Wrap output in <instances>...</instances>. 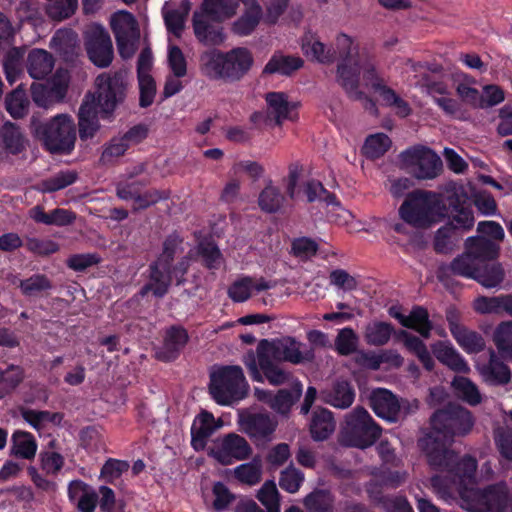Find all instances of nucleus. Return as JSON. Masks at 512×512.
Returning <instances> with one entry per match:
<instances>
[{
  "mask_svg": "<svg viewBox=\"0 0 512 512\" xmlns=\"http://www.w3.org/2000/svg\"><path fill=\"white\" fill-rule=\"evenodd\" d=\"M431 432L419 440L422 451L428 453V448L448 447L455 436L468 434L474 425L472 413L460 405L448 404L445 408L436 410L430 418Z\"/></svg>",
  "mask_w": 512,
  "mask_h": 512,
  "instance_id": "1",
  "label": "nucleus"
},
{
  "mask_svg": "<svg viewBox=\"0 0 512 512\" xmlns=\"http://www.w3.org/2000/svg\"><path fill=\"white\" fill-rule=\"evenodd\" d=\"M446 202L451 212V221L440 227L434 237V250L438 254H447L453 250L458 239V230L469 231L474 226L472 202L467 192L462 188H448Z\"/></svg>",
  "mask_w": 512,
  "mask_h": 512,
  "instance_id": "2",
  "label": "nucleus"
},
{
  "mask_svg": "<svg viewBox=\"0 0 512 512\" xmlns=\"http://www.w3.org/2000/svg\"><path fill=\"white\" fill-rule=\"evenodd\" d=\"M29 127L34 137L42 141L46 150L52 154L67 155L75 147L76 126L67 114H58L49 121L42 122L41 115L34 113Z\"/></svg>",
  "mask_w": 512,
  "mask_h": 512,
  "instance_id": "3",
  "label": "nucleus"
},
{
  "mask_svg": "<svg viewBox=\"0 0 512 512\" xmlns=\"http://www.w3.org/2000/svg\"><path fill=\"white\" fill-rule=\"evenodd\" d=\"M447 206L441 194L418 189L407 194L399 208V215L407 224L425 228L444 218Z\"/></svg>",
  "mask_w": 512,
  "mask_h": 512,
  "instance_id": "4",
  "label": "nucleus"
},
{
  "mask_svg": "<svg viewBox=\"0 0 512 512\" xmlns=\"http://www.w3.org/2000/svg\"><path fill=\"white\" fill-rule=\"evenodd\" d=\"M249 384L238 365H225L210 374L209 393L222 406H229L247 397Z\"/></svg>",
  "mask_w": 512,
  "mask_h": 512,
  "instance_id": "5",
  "label": "nucleus"
},
{
  "mask_svg": "<svg viewBox=\"0 0 512 512\" xmlns=\"http://www.w3.org/2000/svg\"><path fill=\"white\" fill-rule=\"evenodd\" d=\"M96 95L88 94L89 100L95 97L102 119H110L119 104L126 98L127 83L122 72L101 73L95 80Z\"/></svg>",
  "mask_w": 512,
  "mask_h": 512,
  "instance_id": "6",
  "label": "nucleus"
},
{
  "mask_svg": "<svg viewBox=\"0 0 512 512\" xmlns=\"http://www.w3.org/2000/svg\"><path fill=\"white\" fill-rule=\"evenodd\" d=\"M344 437L349 446L365 449L381 437L382 428L363 407H356L346 416Z\"/></svg>",
  "mask_w": 512,
  "mask_h": 512,
  "instance_id": "7",
  "label": "nucleus"
},
{
  "mask_svg": "<svg viewBox=\"0 0 512 512\" xmlns=\"http://www.w3.org/2000/svg\"><path fill=\"white\" fill-rule=\"evenodd\" d=\"M438 448H428L426 453L429 466L441 472H449L455 474L460 478H472L477 469V461L469 455H465L459 459L457 453L443 445L437 446Z\"/></svg>",
  "mask_w": 512,
  "mask_h": 512,
  "instance_id": "8",
  "label": "nucleus"
},
{
  "mask_svg": "<svg viewBox=\"0 0 512 512\" xmlns=\"http://www.w3.org/2000/svg\"><path fill=\"white\" fill-rule=\"evenodd\" d=\"M303 344L294 337L286 336L277 339H262L258 342L257 352L266 354V356L277 362H288L294 365L309 362L313 359L312 350L301 351Z\"/></svg>",
  "mask_w": 512,
  "mask_h": 512,
  "instance_id": "9",
  "label": "nucleus"
},
{
  "mask_svg": "<svg viewBox=\"0 0 512 512\" xmlns=\"http://www.w3.org/2000/svg\"><path fill=\"white\" fill-rule=\"evenodd\" d=\"M242 361L253 381L263 382L264 377L269 384L280 386L290 379L291 374L281 366V363L264 353L249 350L243 355Z\"/></svg>",
  "mask_w": 512,
  "mask_h": 512,
  "instance_id": "10",
  "label": "nucleus"
},
{
  "mask_svg": "<svg viewBox=\"0 0 512 512\" xmlns=\"http://www.w3.org/2000/svg\"><path fill=\"white\" fill-rule=\"evenodd\" d=\"M401 158L404 163L413 166V175L417 179H434L442 172L441 158L426 146L410 147L401 153Z\"/></svg>",
  "mask_w": 512,
  "mask_h": 512,
  "instance_id": "11",
  "label": "nucleus"
},
{
  "mask_svg": "<svg viewBox=\"0 0 512 512\" xmlns=\"http://www.w3.org/2000/svg\"><path fill=\"white\" fill-rule=\"evenodd\" d=\"M84 46L89 60L99 68L108 67L114 57L111 37L107 30L95 24L84 34Z\"/></svg>",
  "mask_w": 512,
  "mask_h": 512,
  "instance_id": "12",
  "label": "nucleus"
},
{
  "mask_svg": "<svg viewBox=\"0 0 512 512\" xmlns=\"http://www.w3.org/2000/svg\"><path fill=\"white\" fill-rule=\"evenodd\" d=\"M370 407L373 412L383 420L390 423L397 422L400 417L409 413V401H400L390 390L377 388L371 392Z\"/></svg>",
  "mask_w": 512,
  "mask_h": 512,
  "instance_id": "13",
  "label": "nucleus"
},
{
  "mask_svg": "<svg viewBox=\"0 0 512 512\" xmlns=\"http://www.w3.org/2000/svg\"><path fill=\"white\" fill-rule=\"evenodd\" d=\"M509 501V489L504 481L477 489L474 493V512H504Z\"/></svg>",
  "mask_w": 512,
  "mask_h": 512,
  "instance_id": "14",
  "label": "nucleus"
},
{
  "mask_svg": "<svg viewBox=\"0 0 512 512\" xmlns=\"http://www.w3.org/2000/svg\"><path fill=\"white\" fill-rule=\"evenodd\" d=\"M252 452L251 445L244 437L229 433L222 438L216 448L211 450L210 455L222 465H231L234 461L247 460Z\"/></svg>",
  "mask_w": 512,
  "mask_h": 512,
  "instance_id": "15",
  "label": "nucleus"
},
{
  "mask_svg": "<svg viewBox=\"0 0 512 512\" xmlns=\"http://www.w3.org/2000/svg\"><path fill=\"white\" fill-rule=\"evenodd\" d=\"M187 329L182 325H171L165 329L162 345L156 350L157 360L165 363L179 358L189 342Z\"/></svg>",
  "mask_w": 512,
  "mask_h": 512,
  "instance_id": "16",
  "label": "nucleus"
},
{
  "mask_svg": "<svg viewBox=\"0 0 512 512\" xmlns=\"http://www.w3.org/2000/svg\"><path fill=\"white\" fill-rule=\"evenodd\" d=\"M388 314L407 329H412L419 333L423 338L428 339L433 329V324L429 319L428 310L419 305L412 307L409 316L401 312V307L393 305L388 309Z\"/></svg>",
  "mask_w": 512,
  "mask_h": 512,
  "instance_id": "17",
  "label": "nucleus"
},
{
  "mask_svg": "<svg viewBox=\"0 0 512 512\" xmlns=\"http://www.w3.org/2000/svg\"><path fill=\"white\" fill-rule=\"evenodd\" d=\"M257 399L267 404L280 414H287L302 395L301 383H296L291 389H280L276 394L272 391L255 388Z\"/></svg>",
  "mask_w": 512,
  "mask_h": 512,
  "instance_id": "18",
  "label": "nucleus"
},
{
  "mask_svg": "<svg viewBox=\"0 0 512 512\" xmlns=\"http://www.w3.org/2000/svg\"><path fill=\"white\" fill-rule=\"evenodd\" d=\"M224 62V81L235 82L248 73L254 59L247 48L236 47L224 52Z\"/></svg>",
  "mask_w": 512,
  "mask_h": 512,
  "instance_id": "19",
  "label": "nucleus"
},
{
  "mask_svg": "<svg viewBox=\"0 0 512 512\" xmlns=\"http://www.w3.org/2000/svg\"><path fill=\"white\" fill-rule=\"evenodd\" d=\"M362 66L360 59L339 61L337 65V83L347 95L355 100L362 99L364 93L359 90Z\"/></svg>",
  "mask_w": 512,
  "mask_h": 512,
  "instance_id": "20",
  "label": "nucleus"
},
{
  "mask_svg": "<svg viewBox=\"0 0 512 512\" xmlns=\"http://www.w3.org/2000/svg\"><path fill=\"white\" fill-rule=\"evenodd\" d=\"M222 23H215L207 17L193 13L192 27L194 35L199 43L205 46H219L226 40Z\"/></svg>",
  "mask_w": 512,
  "mask_h": 512,
  "instance_id": "21",
  "label": "nucleus"
},
{
  "mask_svg": "<svg viewBox=\"0 0 512 512\" xmlns=\"http://www.w3.org/2000/svg\"><path fill=\"white\" fill-rule=\"evenodd\" d=\"M241 430L250 438L265 439L276 429V423L266 413L243 412L239 416Z\"/></svg>",
  "mask_w": 512,
  "mask_h": 512,
  "instance_id": "22",
  "label": "nucleus"
},
{
  "mask_svg": "<svg viewBox=\"0 0 512 512\" xmlns=\"http://www.w3.org/2000/svg\"><path fill=\"white\" fill-rule=\"evenodd\" d=\"M98 115L100 109L97 107L95 97L85 96L78 112L79 136L81 140L92 138L99 129Z\"/></svg>",
  "mask_w": 512,
  "mask_h": 512,
  "instance_id": "23",
  "label": "nucleus"
},
{
  "mask_svg": "<svg viewBox=\"0 0 512 512\" xmlns=\"http://www.w3.org/2000/svg\"><path fill=\"white\" fill-rule=\"evenodd\" d=\"M237 2L234 0H203L194 13L207 17L215 23H223L236 13Z\"/></svg>",
  "mask_w": 512,
  "mask_h": 512,
  "instance_id": "24",
  "label": "nucleus"
},
{
  "mask_svg": "<svg viewBox=\"0 0 512 512\" xmlns=\"http://www.w3.org/2000/svg\"><path fill=\"white\" fill-rule=\"evenodd\" d=\"M325 403L338 408H349L355 400V389L347 380H336L329 389L322 391Z\"/></svg>",
  "mask_w": 512,
  "mask_h": 512,
  "instance_id": "25",
  "label": "nucleus"
},
{
  "mask_svg": "<svg viewBox=\"0 0 512 512\" xmlns=\"http://www.w3.org/2000/svg\"><path fill=\"white\" fill-rule=\"evenodd\" d=\"M38 450L36 437L28 431L15 430L10 439L9 455L16 459L34 460Z\"/></svg>",
  "mask_w": 512,
  "mask_h": 512,
  "instance_id": "26",
  "label": "nucleus"
},
{
  "mask_svg": "<svg viewBox=\"0 0 512 512\" xmlns=\"http://www.w3.org/2000/svg\"><path fill=\"white\" fill-rule=\"evenodd\" d=\"M480 374L490 386H505L512 381L511 369L494 352H491L488 363L480 368Z\"/></svg>",
  "mask_w": 512,
  "mask_h": 512,
  "instance_id": "27",
  "label": "nucleus"
},
{
  "mask_svg": "<svg viewBox=\"0 0 512 512\" xmlns=\"http://www.w3.org/2000/svg\"><path fill=\"white\" fill-rule=\"evenodd\" d=\"M336 422L333 413L327 408H317L312 412L309 432L314 441H325L335 431Z\"/></svg>",
  "mask_w": 512,
  "mask_h": 512,
  "instance_id": "28",
  "label": "nucleus"
},
{
  "mask_svg": "<svg viewBox=\"0 0 512 512\" xmlns=\"http://www.w3.org/2000/svg\"><path fill=\"white\" fill-rule=\"evenodd\" d=\"M224 51L208 49L199 56V70L210 80H224Z\"/></svg>",
  "mask_w": 512,
  "mask_h": 512,
  "instance_id": "29",
  "label": "nucleus"
},
{
  "mask_svg": "<svg viewBox=\"0 0 512 512\" xmlns=\"http://www.w3.org/2000/svg\"><path fill=\"white\" fill-rule=\"evenodd\" d=\"M304 61L301 57L284 55L281 52H275L263 68V75L279 74L282 76H291L295 71L302 68Z\"/></svg>",
  "mask_w": 512,
  "mask_h": 512,
  "instance_id": "30",
  "label": "nucleus"
},
{
  "mask_svg": "<svg viewBox=\"0 0 512 512\" xmlns=\"http://www.w3.org/2000/svg\"><path fill=\"white\" fill-rule=\"evenodd\" d=\"M27 71L33 79H44L54 67V58L44 49H32L27 57Z\"/></svg>",
  "mask_w": 512,
  "mask_h": 512,
  "instance_id": "31",
  "label": "nucleus"
},
{
  "mask_svg": "<svg viewBox=\"0 0 512 512\" xmlns=\"http://www.w3.org/2000/svg\"><path fill=\"white\" fill-rule=\"evenodd\" d=\"M466 249L473 260L491 261L499 256V246L483 236L469 237L466 240Z\"/></svg>",
  "mask_w": 512,
  "mask_h": 512,
  "instance_id": "32",
  "label": "nucleus"
},
{
  "mask_svg": "<svg viewBox=\"0 0 512 512\" xmlns=\"http://www.w3.org/2000/svg\"><path fill=\"white\" fill-rule=\"evenodd\" d=\"M289 197L282 193L279 187L274 186L270 181L260 192L258 197V205L260 209L266 213H277L288 204Z\"/></svg>",
  "mask_w": 512,
  "mask_h": 512,
  "instance_id": "33",
  "label": "nucleus"
},
{
  "mask_svg": "<svg viewBox=\"0 0 512 512\" xmlns=\"http://www.w3.org/2000/svg\"><path fill=\"white\" fill-rule=\"evenodd\" d=\"M433 353L439 362L458 373H466L470 370L467 362L461 354L450 344L438 342L433 346Z\"/></svg>",
  "mask_w": 512,
  "mask_h": 512,
  "instance_id": "34",
  "label": "nucleus"
},
{
  "mask_svg": "<svg viewBox=\"0 0 512 512\" xmlns=\"http://www.w3.org/2000/svg\"><path fill=\"white\" fill-rule=\"evenodd\" d=\"M57 445V441L52 439L38 454L39 466L46 475L56 476L64 467V456L55 450Z\"/></svg>",
  "mask_w": 512,
  "mask_h": 512,
  "instance_id": "35",
  "label": "nucleus"
},
{
  "mask_svg": "<svg viewBox=\"0 0 512 512\" xmlns=\"http://www.w3.org/2000/svg\"><path fill=\"white\" fill-rule=\"evenodd\" d=\"M214 416L209 412H202L199 415V425L194 423L191 427V445L196 451L203 450L207 439L213 434Z\"/></svg>",
  "mask_w": 512,
  "mask_h": 512,
  "instance_id": "36",
  "label": "nucleus"
},
{
  "mask_svg": "<svg viewBox=\"0 0 512 512\" xmlns=\"http://www.w3.org/2000/svg\"><path fill=\"white\" fill-rule=\"evenodd\" d=\"M23 296L27 298L38 297L52 289V281L45 274L35 273L26 279H19L18 283L13 282Z\"/></svg>",
  "mask_w": 512,
  "mask_h": 512,
  "instance_id": "37",
  "label": "nucleus"
},
{
  "mask_svg": "<svg viewBox=\"0 0 512 512\" xmlns=\"http://www.w3.org/2000/svg\"><path fill=\"white\" fill-rule=\"evenodd\" d=\"M262 18V9L259 4L248 7L244 13L232 24L231 31L238 36H248L254 32Z\"/></svg>",
  "mask_w": 512,
  "mask_h": 512,
  "instance_id": "38",
  "label": "nucleus"
},
{
  "mask_svg": "<svg viewBox=\"0 0 512 512\" xmlns=\"http://www.w3.org/2000/svg\"><path fill=\"white\" fill-rule=\"evenodd\" d=\"M268 105V116L273 117L276 125H282L283 121L289 119L292 105L284 92H268L265 95Z\"/></svg>",
  "mask_w": 512,
  "mask_h": 512,
  "instance_id": "39",
  "label": "nucleus"
},
{
  "mask_svg": "<svg viewBox=\"0 0 512 512\" xmlns=\"http://www.w3.org/2000/svg\"><path fill=\"white\" fill-rule=\"evenodd\" d=\"M148 273L149 281L141 287L139 294L144 297L151 292L156 298H163L169 291L168 274L163 273L156 266L153 267L150 264Z\"/></svg>",
  "mask_w": 512,
  "mask_h": 512,
  "instance_id": "40",
  "label": "nucleus"
},
{
  "mask_svg": "<svg viewBox=\"0 0 512 512\" xmlns=\"http://www.w3.org/2000/svg\"><path fill=\"white\" fill-rule=\"evenodd\" d=\"M505 272L500 263L477 264L474 280L486 288H494L504 280Z\"/></svg>",
  "mask_w": 512,
  "mask_h": 512,
  "instance_id": "41",
  "label": "nucleus"
},
{
  "mask_svg": "<svg viewBox=\"0 0 512 512\" xmlns=\"http://www.w3.org/2000/svg\"><path fill=\"white\" fill-rule=\"evenodd\" d=\"M16 16L21 23L36 28L43 23L44 9L39 0H21L16 8Z\"/></svg>",
  "mask_w": 512,
  "mask_h": 512,
  "instance_id": "42",
  "label": "nucleus"
},
{
  "mask_svg": "<svg viewBox=\"0 0 512 512\" xmlns=\"http://www.w3.org/2000/svg\"><path fill=\"white\" fill-rule=\"evenodd\" d=\"M136 22L134 16L127 11H122L119 17H113L111 28L114 33L117 46H121L123 41H132L136 32Z\"/></svg>",
  "mask_w": 512,
  "mask_h": 512,
  "instance_id": "43",
  "label": "nucleus"
},
{
  "mask_svg": "<svg viewBox=\"0 0 512 512\" xmlns=\"http://www.w3.org/2000/svg\"><path fill=\"white\" fill-rule=\"evenodd\" d=\"M191 3L189 0H182L179 8L172 9L163 14L167 31L176 37H180L184 28L185 21L189 15Z\"/></svg>",
  "mask_w": 512,
  "mask_h": 512,
  "instance_id": "44",
  "label": "nucleus"
},
{
  "mask_svg": "<svg viewBox=\"0 0 512 512\" xmlns=\"http://www.w3.org/2000/svg\"><path fill=\"white\" fill-rule=\"evenodd\" d=\"M394 333V326L389 322L373 321L365 327L364 339L368 345L384 346Z\"/></svg>",
  "mask_w": 512,
  "mask_h": 512,
  "instance_id": "45",
  "label": "nucleus"
},
{
  "mask_svg": "<svg viewBox=\"0 0 512 512\" xmlns=\"http://www.w3.org/2000/svg\"><path fill=\"white\" fill-rule=\"evenodd\" d=\"M181 243L182 238L176 232L169 234L163 242L161 254L150 265L168 274L169 263L174 262L177 248Z\"/></svg>",
  "mask_w": 512,
  "mask_h": 512,
  "instance_id": "46",
  "label": "nucleus"
},
{
  "mask_svg": "<svg viewBox=\"0 0 512 512\" xmlns=\"http://www.w3.org/2000/svg\"><path fill=\"white\" fill-rule=\"evenodd\" d=\"M302 50L306 56L323 64H330L337 58V51L332 47H327L319 40L303 39Z\"/></svg>",
  "mask_w": 512,
  "mask_h": 512,
  "instance_id": "47",
  "label": "nucleus"
},
{
  "mask_svg": "<svg viewBox=\"0 0 512 512\" xmlns=\"http://www.w3.org/2000/svg\"><path fill=\"white\" fill-rule=\"evenodd\" d=\"M0 141L4 149L12 155H17L24 150L23 135L19 128L11 122H7L3 125L0 133Z\"/></svg>",
  "mask_w": 512,
  "mask_h": 512,
  "instance_id": "48",
  "label": "nucleus"
},
{
  "mask_svg": "<svg viewBox=\"0 0 512 512\" xmlns=\"http://www.w3.org/2000/svg\"><path fill=\"white\" fill-rule=\"evenodd\" d=\"M475 261L466 251L465 253L455 257L449 264H442L444 277L447 278L445 270L454 273L456 276H461L468 279L475 278L476 271Z\"/></svg>",
  "mask_w": 512,
  "mask_h": 512,
  "instance_id": "49",
  "label": "nucleus"
},
{
  "mask_svg": "<svg viewBox=\"0 0 512 512\" xmlns=\"http://www.w3.org/2000/svg\"><path fill=\"white\" fill-rule=\"evenodd\" d=\"M452 387L458 397L471 406H476L482 401L478 387L469 378L455 376L452 380Z\"/></svg>",
  "mask_w": 512,
  "mask_h": 512,
  "instance_id": "50",
  "label": "nucleus"
},
{
  "mask_svg": "<svg viewBox=\"0 0 512 512\" xmlns=\"http://www.w3.org/2000/svg\"><path fill=\"white\" fill-rule=\"evenodd\" d=\"M304 505L310 512H333L334 496L329 490L316 489L305 497Z\"/></svg>",
  "mask_w": 512,
  "mask_h": 512,
  "instance_id": "51",
  "label": "nucleus"
},
{
  "mask_svg": "<svg viewBox=\"0 0 512 512\" xmlns=\"http://www.w3.org/2000/svg\"><path fill=\"white\" fill-rule=\"evenodd\" d=\"M202 265L208 270H218L224 263L219 247L212 241H202L197 246Z\"/></svg>",
  "mask_w": 512,
  "mask_h": 512,
  "instance_id": "52",
  "label": "nucleus"
},
{
  "mask_svg": "<svg viewBox=\"0 0 512 512\" xmlns=\"http://www.w3.org/2000/svg\"><path fill=\"white\" fill-rule=\"evenodd\" d=\"M29 106V98L23 89L17 88L5 98L6 110L14 119L24 117L28 113Z\"/></svg>",
  "mask_w": 512,
  "mask_h": 512,
  "instance_id": "53",
  "label": "nucleus"
},
{
  "mask_svg": "<svg viewBox=\"0 0 512 512\" xmlns=\"http://www.w3.org/2000/svg\"><path fill=\"white\" fill-rule=\"evenodd\" d=\"M77 179L78 174L76 171L62 170L54 176L42 180L41 190L45 193H53L74 184Z\"/></svg>",
  "mask_w": 512,
  "mask_h": 512,
  "instance_id": "54",
  "label": "nucleus"
},
{
  "mask_svg": "<svg viewBox=\"0 0 512 512\" xmlns=\"http://www.w3.org/2000/svg\"><path fill=\"white\" fill-rule=\"evenodd\" d=\"M391 139L384 133L370 135L365 140L363 151L368 158L378 159L391 147Z\"/></svg>",
  "mask_w": 512,
  "mask_h": 512,
  "instance_id": "55",
  "label": "nucleus"
},
{
  "mask_svg": "<svg viewBox=\"0 0 512 512\" xmlns=\"http://www.w3.org/2000/svg\"><path fill=\"white\" fill-rule=\"evenodd\" d=\"M493 341L501 356L512 358V321L498 325L494 331Z\"/></svg>",
  "mask_w": 512,
  "mask_h": 512,
  "instance_id": "56",
  "label": "nucleus"
},
{
  "mask_svg": "<svg viewBox=\"0 0 512 512\" xmlns=\"http://www.w3.org/2000/svg\"><path fill=\"white\" fill-rule=\"evenodd\" d=\"M374 91L379 94L385 104L396 109L398 116L405 118L411 114L408 102L402 99L392 88L382 84Z\"/></svg>",
  "mask_w": 512,
  "mask_h": 512,
  "instance_id": "57",
  "label": "nucleus"
},
{
  "mask_svg": "<svg viewBox=\"0 0 512 512\" xmlns=\"http://www.w3.org/2000/svg\"><path fill=\"white\" fill-rule=\"evenodd\" d=\"M453 337L467 353H479L485 348V341L482 335L465 327Z\"/></svg>",
  "mask_w": 512,
  "mask_h": 512,
  "instance_id": "58",
  "label": "nucleus"
},
{
  "mask_svg": "<svg viewBox=\"0 0 512 512\" xmlns=\"http://www.w3.org/2000/svg\"><path fill=\"white\" fill-rule=\"evenodd\" d=\"M257 499L265 506L267 512L280 511V494L272 480L266 481L257 493Z\"/></svg>",
  "mask_w": 512,
  "mask_h": 512,
  "instance_id": "59",
  "label": "nucleus"
},
{
  "mask_svg": "<svg viewBox=\"0 0 512 512\" xmlns=\"http://www.w3.org/2000/svg\"><path fill=\"white\" fill-rule=\"evenodd\" d=\"M358 336L350 327L341 329L335 339V349L341 356H349L357 352Z\"/></svg>",
  "mask_w": 512,
  "mask_h": 512,
  "instance_id": "60",
  "label": "nucleus"
},
{
  "mask_svg": "<svg viewBox=\"0 0 512 512\" xmlns=\"http://www.w3.org/2000/svg\"><path fill=\"white\" fill-rule=\"evenodd\" d=\"M45 13L53 20L61 21L74 14L78 0H49Z\"/></svg>",
  "mask_w": 512,
  "mask_h": 512,
  "instance_id": "61",
  "label": "nucleus"
},
{
  "mask_svg": "<svg viewBox=\"0 0 512 512\" xmlns=\"http://www.w3.org/2000/svg\"><path fill=\"white\" fill-rule=\"evenodd\" d=\"M304 473L290 464L280 473L279 486L288 493H296L304 482Z\"/></svg>",
  "mask_w": 512,
  "mask_h": 512,
  "instance_id": "62",
  "label": "nucleus"
},
{
  "mask_svg": "<svg viewBox=\"0 0 512 512\" xmlns=\"http://www.w3.org/2000/svg\"><path fill=\"white\" fill-rule=\"evenodd\" d=\"M130 465L126 460H119L115 458H109L103 464L100 477L109 484H114L117 479H119L122 474L128 471Z\"/></svg>",
  "mask_w": 512,
  "mask_h": 512,
  "instance_id": "63",
  "label": "nucleus"
},
{
  "mask_svg": "<svg viewBox=\"0 0 512 512\" xmlns=\"http://www.w3.org/2000/svg\"><path fill=\"white\" fill-rule=\"evenodd\" d=\"M252 286L253 278L250 276H244L230 285L227 292L228 296L233 302H245L251 297Z\"/></svg>",
  "mask_w": 512,
  "mask_h": 512,
  "instance_id": "64",
  "label": "nucleus"
}]
</instances>
